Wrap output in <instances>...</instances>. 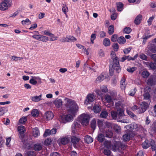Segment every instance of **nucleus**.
<instances>
[{
  "mask_svg": "<svg viewBox=\"0 0 156 156\" xmlns=\"http://www.w3.org/2000/svg\"><path fill=\"white\" fill-rule=\"evenodd\" d=\"M113 144L112 145L110 141H106L104 142V145L107 148H111L113 151H116L119 149L121 145V144L119 142L115 141Z\"/></svg>",
  "mask_w": 156,
  "mask_h": 156,
  "instance_id": "39448f33",
  "label": "nucleus"
},
{
  "mask_svg": "<svg viewBox=\"0 0 156 156\" xmlns=\"http://www.w3.org/2000/svg\"><path fill=\"white\" fill-rule=\"evenodd\" d=\"M149 105L147 103L143 102L140 105L136 112L139 114L144 113L146 110Z\"/></svg>",
  "mask_w": 156,
  "mask_h": 156,
  "instance_id": "6e6552de",
  "label": "nucleus"
},
{
  "mask_svg": "<svg viewBox=\"0 0 156 156\" xmlns=\"http://www.w3.org/2000/svg\"><path fill=\"white\" fill-rule=\"evenodd\" d=\"M105 132H103L106 137L111 138L113 135V133L112 131L109 129H106Z\"/></svg>",
  "mask_w": 156,
  "mask_h": 156,
  "instance_id": "a211bd4d",
  "label": "nucleus"
},
{
  "mask_svg": "<svg viewBox=\"0 0 156 156\" xmlns=\"http://www.w3.org/2000/svg\"><path fill=\"white\" fill-rule=\"evenodd\" d=\"M118 36L117 35L114 34L111 37V40L113 42H116L117 41V38Z\"/></svg>",
  "mask_w": 156,
  "mask_h": 156,
  "instance_id": "603ef678",
  "label": "nucleus"
},
{
  "mask_svg": "<svg viewBox=\"0 0 156 156\" xmlns=\"http://www.w3.org/2000/svg\"><path fill=\"white\" fill-rule=\"evenodd\" d=\"M96 120L95 119L92 120L91 122V128L94 129H95L96 127Z\"/></svg>",
  "mask_w": 156,
  "mask_h": 156,
  "instance_id": "c03bdc74",
  "label": "nucleus"
},
{
  "mask_svg": "<svg viewBox=\"0 0 156 156\" xmlns=\"http://www.w3.org/2000/svg\"><path fill=\"white\" fill-rule=\"evenodd\" d=\"M43 33L44 34L46 35L49 36L50 37H52V36L53 35V34L51 33L48 30H45L44 31H43Z\"/></svg>",
  "mask_w": 156,
  "mask_h": 156,
  "instance_id": "052dcab7",
  "label": "nucleus"
},
{
  "mask_svg": "<svg viewBox=\"0 0 156 156\" xmlns=\"http://www.w3.org/2000/svg\"><path fill=\"white\" fill-rule=\"evenodd\" d=\"M90 118V116L88 114L83 113L79 116L78 119L83 126H85L88 125Z\"/></svg>",
  "mask_w": 156,
  "mask_h": 156,
  "instance_id": "20e7f679",
  "label": "nucleus"
},
{
  "mask_svg": "<svg viewBox=\"0 0 156 156\" xmlns=\"http://www.w3.org/2000/svg\"><path fill=\"white\" fill-rule=\"evenodd\" d=\"M132 31L131 29L129 27H126L124 29L123 32L125 33L129 34Z\"/></svg>",
  "mask_w": 156,
  "mask_h": 156,
  "instance_id": "8fccbe9b",
  "label": "nucleus"
},
{
  "mask_svg": "<svg viewBox=\"0 0 156 156\" xmlns=\"http://www.w3.org/2000/svg\"><path fill=\"white\" fill-rule=\"evenodd\" d=\"M8 111L7 108L5 107H0V116L3 115Z\"/></svg>",
  "mask_w": 156,
  "mask_h": 156,
  "instance_id": "c756f323",
  "label": "nucleus"
},
{
  "mask_svg": "<svg viewBox=\"0 0 156 156\" xmlns=\"http://www.w3.org/2000/svg\"><path fill=\"white\" fill-rule=\"evenodd\" d=\"M80 125L78 122H73L72 127V132L73 133H75L76 131L80 127Z\"/></svg>",
  "mask_w": 156,
  "mask_h": 156,
  "instance_id": "4468645a",
  "label": "nucleus"
},
{
  "mask_svg": "<svg viewBox=\"0 0 156 156\" xmlns=\"http://www.w3.org/2000/svg\"><path fill=\"white\" fill-rule=\"evenodd\" d=\"M117 41L120 44H122L126 42V40L123 37L121 36L118 38Z\"/></svg>",
  "mask_w": 156,
  "mask_h": 156,
  "instance_id": "4be33fe9",
  "label": "nucleus"
},
{
  "mask_svg": "<svg viewBox=\"0 0 156 156\" xmlns=\"http://www.w3.org/2000/svg\"><path fill=\"white\" fill-rule=\"evenodd\" d=\"M112 58L113 59V65L109 66V73L112 75L113 74L114 70L117 73H119L121 70V68L119 64V58L116 56L115 53L112 51L111 53Z\"/></svg>",
  "mask_w": 156,
  "mask_h": 156,
  "instance_id": "f03ea898",
  "label": "nucleus"
},
{
  "mask_svg": "<svg viewBox=\"0 0 156 156\" xmlns=\"http://www.w3.org/2000/svg\"><path fill=\"white\" fill-rule=\"evenodd\" d=\"M150 142L149 143L148 140H145L142 144L143 148L144 149H146L150 146V144L152 150L153 151H155L156 150V145L154 141L153 140L151 139Z\"/></svg>",
  "mask_w": 156,
  "mask_h": 156,
  "instance_id": "423d86ee",
  "label": "nucleus"
},
{
  "mask_svg": "<svg viewBox=\"0 0 156 156\" xmlns=\"http://www.w3.org/2000/svg\"><path fill=\"white\" fill-rule=\"evenodd\" d=\"M93 110L95 113H98L101 111V107L99 105H96L94 106Z\"/></svg>",
  "mask_w": 156,
  "mask_h": 156,
  "instance_id": "cd10ccee",
  "label": "nucleus"
},
{
  "mask_svg": "<svg viewBox=\"0 0 156 156\" xmlns=\"http://www.w3.org/2000/svg\"><path fill=\"white\" fill-rule=\"evenodd\" d=\"M152 36L151 35H145L143 37V43L145 44V41L147 39L151 37Z\"/></svg>",
  "mask_w": 156,
  "mask_h": 156,
  "instance_id": "13d9d810",
  "label": "nucleus"
},
{
  "mask_svg": "<svg viewBox=\"0 0 156 156\" xmlns=\"http://www.w3.org/2000/svg\"><path fill=\"white\" fill-rule=\"evenodd\" d=\"M105 136L103 134L100 133L98 134V141L102 142L104 141Z\"/></svg>",
  "mask_w": 156,
  "mask_h": 156,
  "instance_id": "e433bc0d",
  "label": "nucleus"
},
{
  "mask_svg": "<svg viewBox=\"0 0 156 156\" xmlns=\"http://www.w3.org/2000/svg\"><path fill=\"white\" fill-rule=\"evenodd\" d=\"M30 83L31 84L35 85L38 82L41 83V80L39 79H31L30 80Z\"/></svg>",
  "mask_w": 156,
  "mask_h": 156,
  "instance_id": "412c9836",
  "label": "nucleus"
},
{
  "mask_svg": "<svg viewBox=\"0 0 156 156\" xmlns=\"http://www.w3.org/2000/svg\"><path fill=\"white\" fill-rule=\"evenodd\" d=\"M95 99V96L92 94H89L87 95L85 101V104L86 105L90 104Z\"/></svg>",
  "mask_w": 156,
  "mask_h": 156,
  "instance_id": "9b49d317",
  "label": "nucleus"
},
{
  "mask_svg": "<svg viewBox=\"0 0 156 156\" xmlns=\"http://www.w3.org/2000/svg\"><path fill=\"white\" fill-rule=\"evenodd\" d=\"M101 90V92L106 93L108 92V89L107 87L105 86H102L100 87Z\"/></svg>",
  "mask_w": 156,
  "mask_h": 156,
  "instance_id": "864d4df0",
  "label": "nucleus"
},
{
  "mask_svg": "<svg viewBox=\"0 0 156 156\" xmlns=\"http://www.w3.org/2000/svg\"><path fill=\"white\" fill-rule=\"evenodd\" d=\"M23 58L20 57H17L15 56H13L12 57L11 59L12 61H17L18 60H21Z\"/></svg>",
  "mask_w": 156,
  "mask_h": 156,
  "instance_id": "09e8293b",
  "label": "nucleus"
},
{
  "mask_svg": "<svg viewBox=\"0 0 156 156\" xmlns=\"http://www.w3.org/2000/svg\"><path fill=\"white\" fill-rule=\"evenodd\" d=\"M41 35H34L32 36V37L36 39L39 41L41 39Z\"/></svg>",
  "mask_w": 156,
  "mask_h": 156,
  "instance_id": "e2e57ef3",
  "label": "nucleus"
},
{
  "mask_svg": "<svg viewBox=\"0 0 156 156\" xmlns=\"http://www.w3.org/2000/svg\"><path fill=\"white\" fill-rule=\"evenodd\" d=\"M42 96V94H40L39 96L35 95L31 97V100L33 102H37L42 100L41 98Z\"/></svg>",
  "mask_w": 156,
  "mask_h": 156,
  "instance_id": "dca6fc26",
  "label": "nucleus"
},
{
  "mask_svg": "<svg viewBox=\"0 0 156 156\" xmlns=\"http://www.w3.org/2000/svg\"><path fill=\"white\" fill-rule=\"evenodd\" d=\"M54 103L55 107L58 108L61 107L62 105V102L61 99L59 98L56 99L54 102Z\"/></svg>",
  "mask_w": 156,
  "mask_h": 156,
  "instance_id": "2eb2a0df",
  "label": "nucleus"
},
{
  "mask_svg": "<svg viewBox=\"0 0 156 156\" xmlns=\"http://www.w3.org/2000/svg\"><path fill=\"white\" fill-rule=\"evenodd\" d=\"M84 140L87 143L89 144L92 142L93 139L92 137L88 135H87L85 137Z\"/></svg>",
  "mask_w": 156,
  "mask_h": 156,
  "instance_id": "5701e85b",
  "label": "nucleus"
},
{
  "mask_svg": "<svg viewBox=\"0 0 156 156\" xmlns=\"http://www.w3.org/2000/svg\"><path fill=\"white\" fill-rule=\"evenodd\" d=\"M114 27L113 25H111L108 28V32L110 35L112 34L114 32Z\"/></svg>",
  "mask_w": 156,
  "mask_h": 156,
  "instance_id": "c9c22d12",
  "label": "nucleus"
},
{
  "mask_svg": "<svg viewBox=\"0 0 156 156\" xmlns=\"http://www.w3.org/2000/svg\"><path fill=\"white\" fill-rule=\"evenodd\" d=\"M130 135L129 133H127L124 135L122 136L123 140L125 141H128L130 139Z\"/></svg>",
  "mask_w": 156,
  "mask_h": 156,
  "instance_id": "c85d7f7f",
  "label": "nucleus"
},
{
  "mask_svg": "<svg viewBox=\"0 0 156 156\" xmlns=\"http://www.w3.org/2000/svg\"><path fill=\"white\" fill-rule=\"evenodd\" d=\"M40 38L41 40L40 41L44 42H46L48 40V37L42 35H41Z\"/></svg>",
  "mask_w": 156,
  "mask_h": 156,
  "instance_id": "de8ad7c7",
  "label": "nucleus"
},
{
  "mask_svg": "<svg viewBox=\"0 0 156 156\" xmlns=\"http://www.w3.org/2000/svg\"><path fill=\"white\" fill-rule=\"evenodd\" d=\"M33 134L34 137H37L40 135L39 131L37 128H35L33 129Z\"/></svg>",
  "mask_w": 156,
  "mask_h": 156,
  "instance_id": "aec40b11",
  "label": "nucleus"
},
{
  "mask_svg": "<svg viewBox=\"0 0 156 156\" xmlns=\"http://www.w3.org/2000/svg\"><path fill=\"white\" fill-rule=\"evenodd\" d=\"M144 99L145 100H149L150 97V94L148 93H146L144 94Z\"/></svg>",
  "mask_w": 156,
  "mask_h": 156,
  "instance_id": "0e129e2a",
  "label": "nucleus"
},
{
  "mask_svg": "<svg viewBox=\"0 0 156 156\" xmlns=\"http://www.w3.org/2000/svg\"><path fill=\"white\" fill-rule=\"evenodd\" d=\"M18 130L19 132V137L21 140L22 142L24 144L25 148L28 149H30L31 147V145L28 143L27 138L24 135L25 131L24 127L23 126H19L18 127Z\"/></svg>",
  "mask_w": 156,
  "mask_h": 156,
  "instance_id": "7ed1b4c3",
  "label": "nucleus"
},
{
  "mask_svg": "<svg viewBox=\"0 0 156 156\" xmlns=\"http://www.w3.org/2000/svg\"><path fill=\"white\" fill-rule=\"evenodd\" d=\"M117 16V13H113L111 15V19L113 20H115L116 19Z\"/></svg>",
  "mask_w": 156,
  "mask_h": 156,
  "instance_id": "69168bd1",
  "label": "nucleus"
},
{
  "mask_svg": "<svg viewBox=\"0 0 156 156\" xmlns=\"http://www.w3.org/2000/svg\"><path fill=\"white\" fill-rule=\"evenodd\" d=\"M76 41V39L73 36L63 37L60 40V41L62 42H74Z\"/></svg>",
  "mask_w": 156,
  "mask_h": 156,
  "instance_id": "1a4fd4ad",
  "label": "nucleus"
},
{
  "mask_svg": "<svg viewBox=\"0 0 156 156\" xmlns=\"http://www.w3.org/2000/svg\"><path fill=\"white\" fill-rule=\"evenodd\" d=\"M151 127L154 130H156V121H155L152 124Z\"/></svg>",
  "mask_w": 156,
  "mask_h": 156,
  "instance_id": "774afa93",
  "label": "nucleus"
},
{
  "mask_svg": "<svg viewBox=\"0 0 156 156\" xmlns=\"http://www.w3.org/2000/svg\"><path fill=\"white\" fill-rule=\"evenodd\" d=\"M104 98L105 100L108 103L112 102L113 100L114 99L113 96H110L108 94L105 95V96Z\"/></svg>",
  "mask_w": 156,
  "mask_h": 156,
  "instance_id": "f3484780",
  "label": "nucleus"
},
{
  "mask_svg": "<svg viewBox=\"0 0 156 156\" xmlns=\"http://www.w3.org/2000/svg\"><path fill=\"white\" fill-rule=\"evenodd\" d=\"M146 52L147 55H149L151 52H156V46L152 44L148 45L146 49Z\"/></svg>",
  "mask_w": 156,
  "mask_h": 156,
  "instance_id": "9d476101",
  "label": "nucleus"
},
{
  "mask_svg": "<svg viewBox=\"0 0 156 156\" xmlns=\"http://www.w3.org/2000/svg\"><path fill=\"white\" fill-rule=\"evenodd\" d=\"M51 140L50 139L47 138L44 141V144L46 145H48L51 144Z\"/></svg>",
  "mask_w": 156,
  "mask_h": 156,
  "instance_id": "680f3d73",
  "label": "nucleus"
},
{
  "mask_svg": "<svg viewBox=\"0 0 156 156\" xmlns=\"http://www.w3.org/2000/svg\"><path fill=\"white\" fill-rule=\"evenodd\" d=\"M42 148V146L40 144H36L34 146V149L35 151H39L41 150Z\"/></svg>",
  "mask_w": 156,
  "mask_h": 156,
  "instance_id": "ea45409f",
  "label": "nucleus"
},
{
  "mask_svg": "<svg viewBox=\"0 0 156 156\" xmlns=\"http://www.w3.org/2000/svg\"><path fill=\"white\" fill-rule=\"evenodd\" d=\"M50 131L49 129H46L44 133L43 134V136L44 137H46L48 136L51 135Z\"/></svg>",
  "mask_w": 156,
  "mask_h": 156,
  "instance_id": "5fc2aeb1",
  "label": "nucleus"
},
{
  "mask_svg": "<svg viewBox=\"0 0 156 156\" xmlns=\"http://www.w3.org/2000/svg\"><path fill=\"white\" fill-rule=\"evenodd\" d=\"M112 47L115 51H117L118 50L119 46L117 43H115L113 44Z\"/></svg>",
  "mask_w": 156,
  "mask_h": 156,
  "instance_id": "4d7b16f0",
  "label": "nucleus"
},
{
  "mask_svg": "<svg viewBox=\"0 0 156 156\" xmlns=\"http://www.w3.org/2000/svg\"><path fill=\"white\" fill-rule=\"evenodd\" d=\"M54 116L53 113L51 111H48L45 112L44 115V118L47 120L52 119Z\"/></svg>",
  "mask_w": 156,
  "mask_h": 156,
  "instance_id": "f8f14e48",
  "label": "nucleus"
},
{
  "mask_svg": "<svg viewBox=\"0 0 156 156\" xmlns=\"http://www.w3.org/2000/svg\"><path fill=\"white\" fill-rule=\"evenodd\" d=\"M108 116V113L107 112L104 111H102L100 115V117L101 118H105Z\"/></svg>",
  "mask_w": 156,
  "mask_h": 156,
  "instance_id": "49530a36",
  "label": "nucleus"
},
{
  "mask_svg": "<svg viewBox=\"0 0 156 156\" xmlns=\"http://www.w3.org/2000/svg\"><path fill=\"white\" fill-rule=\"evenodd\" d=\"M117 111L118 118L120 119V117L123 115L124 112L122 109H117Z\"/></svg>",
  "mask_w": 156,
  "mask_h": 156,
  "instance_id": "4c0bfd02",
  "label": "nucleus"
},
{
  "mask_svg": "<svg viewBox=\"0 0 156 156\" xmlns=\"http://www.w3.org/2000/svg\"><path fill=\"white\" fill-rule=\"evenodd\" d=\"M111 115L113 119H115L117 118H118L117 113V112L114 111H112L111 112Z\"/></svg>",
  "mask_w": 156,
  "mask_h": 156,
  "instance_id": "79ce46f5",
  "label": "nucleus"
},
{
  "mask_svg": "<svg viewBox=\"0 0 156 156\" xmlns=\"http://www.w3.org/2000/svg\"><path fill=\"white\" fill-rule=\"evenodd\" d=\"M127 113L128 114L131 118H132L136 119V116L134 115L132 112L129 111V110H126Z\"/></svg>",
  "mask_w": 156,
  "mask_h": 156,
  "instance_id": "a19ab883",
  "label": "nucleus"
},
{
  "mask_svg": "<svg viewBox=\"0 0 156 156\" xmlns=\"http://www.w3.org/2000/svg\"><path fill=\"white\" fill-rule=\"evenodd\" d=\"M136 69V68L135 67L128 68L126 70L127 71L130 73H132Z\"/></svg>",
  "mask_w": 156,
  "mask_h": 156,
  "instance_id": "a18cd8bd",
  "label": "nucleus"
},
{
  "mask_svg": "<svg viewBox=\"0 0 156 156\" xmlns=\"http://www.w3.org/2000/svg\"><path fill=\"white\" fill-rule=\"evenodd\" d=\"M62 12L65 14H66V13L68 12V8L66 5H65L62 7Z\"/></svg>",
  "mask_w": 156,
  "mask_h": 156,
  "instance_id": "6e6d98bb",
  "label": "nucleus"
},
{
  "mask_svg": "<svg viewBox=\"0 0 156 156\" xmlns=\"http://www.w3.org/2000/svg\"><path fill=\"white\" fill-rule=\"evenodd\" d=\"M69 140V138L68 137H63L58 140V142L62 144L65 145L68 143Z\"/></svg>",
  "mask_w": 156,
  "mask_h": 156,
  "instance_id": "ddd939ff",
  "label": "nucleus"
},
{
  "mask_svg": "<svg viewBox=\"0 0 156 156\" xmlns=\"http://www.w3.org/2000/svg\"><path fill=\"white\" fill-rule=\"evenodd\" d=\"M65 100V105L68 114L62 117L61 119L63 122L65 123L71 122L73 120V118L75 117L78 111L79 107L75 101L72 99L66 98Z\"/></svg>",
  "mask_w": 156,
  "mask_h": 156,
  "instance_id": "f257e3e1",
  "label": "nucleus"
},
{
  "mask_svg": "<svg viewBox=\"0 0 156 156\" xmlns=\"http://www.w3.org/2000/svg\"><path fill=\"white\" fill-rule=\"evenodd\" d=\"M148 85H152L156 84V79H148L147 81Z\"/></svg>",
  "mask_w": 156,
  "mask_h": 156,
  "instance_id": "6ab92c4d",
  "label": "nucleus"
},
{
  "mask_svg": "<svg viewBox=\"0 0 156 156\" xmlns=\"http://www.w3.org/2000/svg\"><path fill=\"white\" fill-rule=\"evenodd\" d=\"M11 3L10 0H3L0 3V10L4 11L7 10L11 5Z\"/></svg>",
  "mask_w": 156,
  "mask_h": 156,
  "instance_id": "0eeeda50",
  "label": "nucleus"
},
{
  "mask_svg": "<svg viewBox=\"0 0 156 156\" xmlns=\"http://www.w3.org/2000/svg\"><path fill=\"white\" fill-rule=\"evenodd\" d=\"M27 121V118L26 117H23L21 118L19 120V122L20 124H24Z\"/></svg>",
  "mask_w": 156,
  "mask_h": 156,
  "instance_id": "58836bf2",
  "label": "nucleus"
},
{
  "mask_svg": "<svg viewBox=\"0 0 156 156\" xmlns=\"http://www.w3.org/2000/svg\"><path fill=\"white\" fill-rule=\"evenodd\" d=\"M80 140V138L75 136H73L71 138V141L74 144H77Z\"/></svg>",
  "mask_w": 156,
  "mask_h": 156,
  "instance_id": "b1692460",
  "label": "nucleus"
},
{
  "mask_svg": "<svg viewBox=\"0 0 156 156\" xmlns=\"http://www.w3.org/2000/svg\"><path fill=\"white\" fill-rule=\"evenodd\" d=\"M149 66L151 69H155L156 68V63L155 62H151L150 63Z\"/></svg>",
  "mask_w": 156,
  "mask_h": 156,
  "instance_id": "3c124183",
  "label": "nucleus"
},
{
  "mask_svg": "<svg viewBox=\"0 0 156 156\" xmlns=\"http://www.w3.org/2000/svg\"><path fill=\"white\" fill-rule=\"evenodd\" d=\"M133 129H135L136 130H142L143 129L142 127L140 125L134 123L133 124Z\"/></svg>",
  "mask_w": 156,
  "mask_h": 156,
  "instance_id": "a878e982",
  "label": "nucleus"
},
{
  "mask_svg": "<svg viewBox=\"0 0 156 156\" xmlns=\"http://www.w3.org/2000/svg\"><path fill=\"white\" fill-rule=\"evenodd\" d=\"M142 19V16L140 15H138L135 19L134 21L135 23L136 24H139Z\"/></svg>",
  "mask_w": 156,
  "mask_h": 156,
  "instance_id": "393cba45",
  "label": "nucleus"
},
{
  "mask_svg": "<svg viewBox=\"0 0 156 156\" xmlns=\"http://www.w3.org/2000/svg\"><path fill=\"white\" fill-rule=\"evenodd\" d=\"M150 73L147 71H144L142 73V76L143 78H147L150 75Z\"/></svg>",
  "mask_w": 156,
  "mask_h": 156,
  "instance_id": "2f4dec72",
  "label": "nucleus"
},
{
  "mask_svg": "<svg viewBox=\"0 0 156 156\" xmlns=\"http://www.w3.org/2000/svg\"><path fill=\"white\" fill-rule=\"evenodd\" d=\"M94 91L100 97H102L103 94L101 92V91L99 89H96L94 90Z\"/></svg>",
  "mask_w": 156,
  "mask_h": 156,
  "instance_id": "bf43d9fd",
  "label": "nucleus"
},
{
  "mask_svg": "<svg viewBox=\"0 0 156 156\" xmlns=\"http://www.w3.org/2000/svg\"><path fill=\"white\" fill-rule=\"evenodd\" d=\"M97 122L98 124V126L99 127L100 131L101 132L103 133V129L101 128V127L103 124V122L99 119H98L97 121Z\"/></svg>",
  "mask_w": 156,
  "mask_h": 156,
  "instance_id": "37998d69",
  "label": "nucleus"
},
{
  "mask_svg": "<svg viewBox=\"0 0 156 156\" xmlns=\"http://www.w3.org/2000/svg\"><path fill=\"white\" fill-rule=\"evenodd\" d=\"M27 156H35L34 151H30L27 153Z\"/></svg>",
  "mask_w": 156,
  "mask_h": 156,
  "instance_id": "338daca9",
  "label": "nucleus"
},
{
  "mask_svg": "<svg viewBox=\"0 0 156 156\" xmlns=\"http://www.w3.org/2000/svg\"><path fill=\"white\" fill-rule=\"evenodd\" d=\"M117 10L121 11L123 9V4L122 2H119L116 3Z\"/></svg>",
  "mask_w": 156,
  "mask_h": 156,
  "instance_id": "7c9ffc66",
  "label": "nucleus"
},
{
  "mask_svg": "<svg viewBox=\"0 0 156 156\" xmlns=\"http://www.w3.org/2000/svg\"><path fill=\"white\" fill-rule=\"evenodd\" d=\"M113 128L115 132L117 133H120L121 131L120 127L117 124H113Z\"/></svg>",
  "mask_w": 156,
  "mask_h": 156,
  "instance_id": "bb28decb",
  "label": "nucleus"
},
{
  "mask_svg": "<svg viewBox=\"0 0 156 156\" xmlns=\"http://www.w3.org/2000/svg\"><path fill=\"white\" fill-rule=\"evenodd\" d=\"M103 44L105 46H109L110 44V41L109 39L105 38L103 41Z\"/></svg>",
  "mask_w": 156,
  "mask_h": 156,
  "instance_id": "72a5a7b5",
  "label": "nucleus"
},
{
  "mask_svg": "<svg viewBox=\"0 0 156 156\" xmlns=\"http://www.w3.org/2000/svg\"><path fill=\"white\" fill-rule=\"evenodd\" d=\"M125 79H122L121 80V88L122 89H125L126 87V83Z\"/></svg>",
  "mask_w": 156,
  "mask_h": 156,
  "instance_id": "473e14b6",
  "label": "nucleus"
},
{
  "mask_svg": "<svg viewBox=\"0 0 156 156\" xmlns=\"http://www.w3.org/2000/svg\"><path fill=\"white\" fill-rule=\"evenodd\" d=\"M31 114L34 117H37L39 115V112L37 109H33L31 112Z\"/></svg>",
  "mask_w": 156,
  "mask_h": 156,
  "instance_id": "f704fd0d",
  "label": "nucleus"
}]
</instances>
